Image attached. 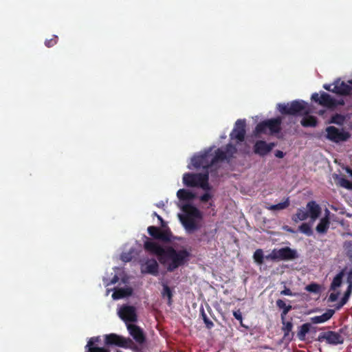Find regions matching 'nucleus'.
Masks as SVG:
<instances>
[{"label": "nucleus", "instance_id": "1", "mask_svg": "<svg viewBox=\"0 0 352 352\" xmlns=\"http://www.w3.org/2000/svg\"><path fill=\"white\" fill-rule=\"evenodd\" d=\"M145 238L144 250L151 254L156 255L162 264H166L168 261H170L166 267L168 272L175 271L188 261L190 253L187 250H176L171 246L164 248L157 242L146 236Z\"/></svg>", "mask_w": 352, "mask_h": 352}, {"label": "nucleus", "instance_id": "2", "mask_svg": "<svg viewBox=\"0 0 352 352\" xmlns=\"http://www.w3.org/2000/svg\"><path fill=\"white\" fill-rule=\"evenodd\" d=\"M212 148H210L208 151L204 153L194 155L192 157V165L195 168H203L208 171V169H211L214 164L218 162L227 161L230 162L234 157V154L237 152L236 146L232 144H228L224 150L221 148H217L215 151L214 156L210 153ZM211 175H213L212 170H210Z\"/></svg>", "mask_w": 352, "mask_h": 352}, {"label": "nucleus", "instance_id": "3", "mask_svg": "<svg viewBox=\"0 0 352 352\" xmlns=\"http://www.w3.org/2000/svg\"><path fill=\"white\" fill-rule=\"evenodd\" d=\"M184 214H179V220L188 233H192L199 228L196 219H201L202 214L200 210L191 204H185L182 206Z\"/></svg>", "mask_w": 352, "mask_h": 352}, {"label": "nucleus", "instance_id": "4", "mask_svg": "<svg viewBox=\"0 0 352 352\" xmlns=\"http://www.w3.org/2000/svg\"><path fill=\"white\" fill-rule=\"evenodd\" d=\"M183 184L187 187H199L204 190H210L209 173L206 171L204 173H186L183 175Z\"/></svg>", "mask_w": 352, "mask_h": 352}, {"label": "nucleus", "instance_id": "5", "mask_svg": "<svg viewBox=\"0 0 352 352\" xmlns=\"http://www.w3.org/2000/svg\"><path fill=\"white\" fill-rule=\"evenodd\" d=\"M278 109L283 115L305 116L309 113L307 103L304 100H293L287 104H278Z\"/></svg>", "mask_w": 352, "mask_h": 352}, {"label": "nucleus", "instance_id": "6", "mask_svg": "<svg viewBox=\"0 0 352 352\" xmlns=\"http://www.w3.org/2000/svg\"><path fill=\"white\" fill-rule=\"evenodd\" d=\"M282 119L280 117L267 119L257 124L254 131L256 136L261 134L274 135L281 131Z\"/></svg>", "mask_w": 352, "mask_h": 352}, {"label": "nucleus", "instance_id": "7", "mask_svg": "<svg viewBox=\"0 0 352 352\" xmlns=\"http://www.w3.org/2000/svg\"><path fill=\"white\" fill-rule=\"evenodd\" d=\"M325 131L327 133L326 138L335 143L345 142L351 137L349 132L345 131L344 129H339L333 126H327Z\"/></svg>", "mask_w": 352, "mask_h": 352}, {"label": "nucleus", "instance_id": "8", "mask_svg": "<svg viewBox=\"0 0 352 352\" xmlns=\"http://www.w3.org/2000/svg\"><path fill=\"white\" fill-rule=\"evenodd\" d=\"M318 341L320 342L325 341L327 344L338 345L343 344L344 338L339 332L328 331L320 333L318 337Z\"/></svg>", "mask_w": 352, "mask_h": 352}, {"label": "nucleus", "instance_id": "9", "mask_svg": "<svg viewBox=\"0 0 352 352\" xmlns=\"http://www.w3.org/2000/svg\"><path fill=\"white\" fill-rule=\"evenodd\" d=\"M311 99L322 107L329 109H335L334 98L324 91H320V94L314 93L311 95Z\"/></svg>", "mask_w": 352, "mask_h": 352}, {"label": "nucleus", "instance_id": "10", "mask_svg": "<svg viewBox=\"0 0 352 352\" xmlns=\"http://www.w3.org/2000/svg\"><path fill=\"white\" fill-rule=\"evenodd\" d=\"M147 231L149 235L155 239L161 240L165 242H169L171 241L172 232L168 228L161 230L158 227L151 226L148 227Z\"/></svg>", "mask_w": 352, "mask_h": 352}, {"label": "nucleus", "instance_id": "11", "mask_svg": "<svg viewBox=\"0 0 352 352\" xmlns=\"http://www.w3.org/2000/svg\"><path fill=\"white\" fill-rule=\"evenodd\" d=\"M131 342V340L129 338H125L116 333H110L104 336V344L108 346H117L127 348Z\"/></svg>", "mask_w": 352, "mask_h": 352}, {"label": "nucleus", "instance_id": "12", "mask_svg": "<svg viewBox=\"0 0 352 352\" xmlns=\"http://www.w3.org/2000/svg\"><path fill=\"white\" fill-rule=\"evenodd\" d=\"M245 126V120H237L233 130L230 134V139L236 140L238 142H243L246 133Z\"/></svg>", "mask_w": 352, "mask_h": 352}, {"label": "nucleus", "instance_id": "13", "mask_svg": "<svg viewBox=\"0 0 352 352\" xmlns=\"http://www.w3.org/2000/svg\"><path fill=\"white\" fill-rule=\"evenodd\" d=\"M120 318L124 322H136L137 314L135 308L133 306L123 305L118 311Z\"/></svg>", "mask_w": 352, "mask_h": 352}, {"label": "nucleus", "instance_id": "14", "mask_svg": "<svg viewBox=\"0 0 352 352\" xmlns=\"http://www.w3.org/2000/svg\"><path fill=\"white\" fill-rule=\"evenodd\" d=\"M141 273L157 276L159 273V265L154 258H148L144 263L141 264Z\"/></svg>", "mask_w": 352, "mask_h": 352}, {"label": "nucleus", "instance_id": "15", "mask_svg": "<svg viewBox=\"0 0 352 352\" xmlns=\"http://www.w3.org/2000/svg\"><path fill=\"white\" fill-rule=\"evenodd\" d=\"M332 92L340 96H352V87L338 79L333 82Z\"/></svg>", "mask_w": 352, "mask_h": 352}, {"label": "nucleus", "instance_id": "16", "mask_svg": "<svg viewBox=\"0 0 352 352\" xmlns=\"http://www.w3.org/2000/svg\"><path fill=\"white\" fill-rule=\"evenodd\" d=\"M275 146L276 144L274 142L267 143L264 140H258L254 145V152L260 156H265Z\"/></svg>", "mask_w": 352, "mask_h": 352}, {"label": "nucleus", "instance_id": "17", "mask_svg": "<svg viewBox=\"0 0 352 352\" xmlns=\"http://www.w3.org/2000/svg\"><path fill=\"white\" fill-rule=\"evenodd\" d=\"M277 261L292 260L297 257L296 251L289 247L275 249Z\"/></svg>", "mask_w": 352, "mask_h": 352}, {"label": "nucleus", "instance_id": "18", "mask_svg": "<svg viewBox=\"0 0 352 352\" xmlns=\"http://www.w3.org/2000/svg\"><path fill=\"white\" fill-rule=\"evenodd\" d=\"M330 211L326 209L324 211V216L320 219L318 224L316 227V231L320 234H324L327 232L330 224Z\"/></svg>", "mask_w": 352, "mask_h": 352}, {"label": "nucleus", "instance_id": "19", "mask_svg": "<svg viewBox=\"0 0 352 352\" xmlns=\"http://www.w3.org/2000/svg\"><path fill=\"white\" fill-rule=\"evenodd\" d=\"M127 329L130 335L138 343L143 344L145 342L146 338L142 329L140 327L136 324H128Z\"/></svg>", "mask_w": 352, "mask_h": 352}, {"label": "nucleus", "instance_id": "20", "mask_svg": "<svg viewBox=\"0 0 352 352\" xmlns=\"http://www.w3.org/2000/svg\"><path fill=\"white\" fill-rule=\"evenodd\" d=\"M306 209L309 217L314 221L321 214V208L315 201H310L306 205Z\"/></svg>", "mask_w": 352, "mask_h": 352}, {"label": "nucleus", "instance_id": "21", "mask_svg": "<svg viewBox=\"0 0 352 352\" xmlns=\"http://www.w3.org/2000/svg\"><path fill=\"white\" fill-rule=\"evenodd\" d=\"M334 314L335 311L333 309H327L326 312H324L323 314L320 316H316L311 317L310 318V320L314 324L323 323L331 319Z\"/></svg>", "mask_w": 352, "mask_h": 352}, {"label": "nucleus", "instance_id": "22", "mask_svg": "<svg viewBox=\"0 0 352 352\" xmlns=\"http://www.w3.org/2000/svg\"><path fill=\"white\" fill-rule=\"evenodd\" d=\"M281 322L283 324L281 330L284 333L283 338L285 340L291 341L293 339L294 335V333H291L293 328V324L291 321H286L285 318L284 320H281Z\"/></svg>", "mask_w": 352, "mask_h": 352}, {"label": "nucleus", "instance_id": "23", "mask_svg": "<svg viewBox=\"0 0 352 352\" xmlns=\"http://www.w3.org/2000/svg\"><path fill=\"white\" fill-rule=\"evenodd\" d=\"M133 294V289L131 287H124L116 289L112 294V298L114 300L121 299L125 297L131 296Z\"/></svg>", "mask_w": 352, "mask_h": 352}, {"label": "nucleus", "instance_id": "24", "mask_svg": "<svg viewBox=\"0 0 352 352\" xmlns=\"http://www.w3.org/2000/svg\"><path fill=\"white\" fill-rule=\"evenodd\" d=\"M177 196L180 201H191L195 198V195L186 189H179L177 192Z\"/></svg>", "mask_w": 352, "mask_h": 352}, {"label": "nucleus", "instance_id": "25", "mask_svg": "<svg viewBox=\"0 0 352 352\" xmlns=\"http://www.w3.org/2000/svg\"><path fill=\"white\" fill-rule=\"evenodd\" d=\"M276 306L280 309H282V313L280 314L281 320H284L285 318L286 315L288 314V312L292 309V305H286L284 300L282 299H278L276 302Z\"/></svg>", "mask_w": 352, "mask_h": 352}, {"label": "nucleus", "instance_id": "26", "mask_svg": "<svg viewBox=\"0 0 352 352\" xmlns=\"http://www.w3.org/2000/svg\"><path fill=\"white\" fill-rule=\"evenodd\" d=\"M309 217L307 209L304 208H298L296 211V213L293 215L292 220L295 222H298L299 221L306 220Z\"/></svg>", "mask_w": 352, "mask_h": 352}, {"label": "nucleus", "instance_id": "27", "mask_svg": "<svg viewBox=\"0 0 352 352\" xmlns=\"http://www.w3.org/2000/svg\"><path fill=\"white\" fill-rule=\"evenodd\" d=\"M303 117L300 123L305 127H314L317 124V119L314 116H307Z\"/></svg>", "mask_w": 352, "mask_h": 352}, {"label": "nucleus", "instance_id": "28", "mask_svg": "<svg viewBox=\"0 0 352 352\" xmlns=\"http://www.w3.org/2000/svg\"><path fill=\"white\" fill-rule=\"evenodd\" d=\"M311 324L310 323H305L299 327V330L297 333V336L300 340H305L306 338V335L310 331Z\"/></svg>", "mask_w": 352, "mask_h": 352}, {"label": "nucleus", "instance_id": "29", "mask_svg": "<svg viewBox=\"0 0 352 352\" xmlns=\"http://www.w3.org/2000/svg\"><path fill=\"white\" fill-rule=\"evenodd\" d=\"M289 198L287 197L284 201L278 203L277 204L270 205V206L266 207V208L272 211L280 210L289 207Z\"/></svg>", "mask_w": 352, "mask_h": 352}, {"label": "nucleus", "instance_id": "30", "mask_svg": "<svg viewBox=\"0 0 352 352\" xmlns=\"http://www.w3.org/2000/svg\"><path fill=\"white\" fill-rule=\"evenodd\" d=\"M344 275V270H342L333 278L330 287L331 290H335L341 285Z\"/></svg>", "mask_w": 352, "mask_h": 352}, {"label": "nucleus", "instance_id": "31", "mask_svg": "<svg viewBox=\"0 0 352 352\" xmlns=\"http://www.w3.org/2000/svg\"><path fill=\"white\" fill-rule=\"evenodd\" d=\"M163 289L162 291V296L163 298L167 297L168 302L167 304L170 306L173 303V292L171 289L165 283L163 285Z\"/></svg>", "mask_w": 352, "mask_h": 352}, {"label": "nucleus", "instance_id": "32", "mask_svg": "<svg viewBox=\"0 0 352 352\" xmlns=\"http://www.w3.org/2000/svg\"><path fill=\"white\" fill-rule=\"evenodd\" d=\"M345 121V116L340 114L336 113L331 116L329 123H333L338 125H342Z\"/></svg>", "mask_w": 352, "mask_h": 352}, {"label": "nucleus", "instance_id": "33", "mask_svg": "<svg viewBox=\"0 0 352 352\" xmlns=\"http://www.w3.org/2000/svg\"><path fill=\"white\" fill-rule=\"evenodd\" d=\"M298 230L308 236L313 235V230L311 228V226L307 223H302L298 227Z\"/></svg>", "mask_w": 352, "mask_h": 352}, {"label": "nucleus", "instance_id": "34", "mask_svg": "<svg viewBox=\"0 0 352 352\" xmlns=\"http://www.w3.org/2000/svg\"><path fill=\"white\" fill-rule=\"evenodd\" d=\"M253 258H254V261L256 263H258L259 265H262L264 262V261H263L264 256H263V250L261 249H257L254 253Z\"/></svg>", "mask_w": 352, "mask_h": 352}, {"label": "nucleus", "instance_id": "35", "mask_svg": "<svg viewBox=\"0 0 352 352\" xmlns=\"http://www.w3.org/2000/svg\"><path fill=\"white\" fill-rule=\"evenodd\" d=\"M343 248L347 257L352 259V241H346L343 244Z\"/></svg>", "mask_w": 352, "mask_h": 352}, {"label": "nucleus", "instance_id": "36", "mask_svg": "<svg viewBox=\"0 0 352 352\" xmlns=\"http://www.w3.org/2000/svg\"><path fill=\"white\" fill-rule=\"evenodd\" d=\"M305 289L311 293L318 294L320 292V285L313 283L307 285Z\"/></svg>", "mask_w": 352, "mask_h": 352}, {"label": "nucleus", "instance_id": "37", "mask_svg": "<svg viewBox=\"0 0 352 352\" xmlns=\"http://www.w3.org/2000/svg\"><path fill=\"white\" fill-rule=\"evenodd\" d=\"M201 316L206 324V327L208 329H211L214 327V323L208 318L204 309L201 310Z\"/></svg>", "mask_w": 352, "mask_h": 352}, {"label": "nucleus", "instance_id": "38", "mask_svg": "<svg viewBox=\"0 0 352 352\" xmlns=\"http://www.w3.org/2000/svg\"><path fill=\"white\" fill-rule=\"evenodd\" d=\"M339 184L344 188L352 190V182L344 177L340 178Z\"/></svg>", "mask_w": 352, "mask_h": 352}, {"label": "nucleus", "instance_id": "39", "mask_svg": "<svg viewBox=\"0 0 352 352\" xmlns=\"http://www.w3.org/2000/svg\"><path fill=\"white\" fill-rule=\"evenodd\" d=\"M233 316H234V317L237 320L239 321L240 324H241V327H245L246 329L248 328L247 326L244 325L243 323V316H242V314H241L240 309H238L236 311H233Z\"/></svg>", "mask_w": 352, "mask_h": 352}, {"label": "nucleus", "instance_id": "40", "mask_svg": "<svg viewBox=\"0 0 352 352\" xmlns=\"http://www.w3.org/2000/svg\"><path fill=\"white\" fill-rule=\"evenodd\" d=\"M58 42V36L56 35H53L52 38L50 39H46L45 41V45L47 47H51L55 45Z\"/></svg>", "mask_w": 352, "mask_h": 352}, {"label": "nucleus", "instance_id": "41", "mask_svg": "<svg viewBox=\"0 0 352 352\" xmlns=\"http://www.w3.org/2000/svg\"><path fill=\"white\" fill-rule=\"evenodd\" d=\"M350 294L344 292V294L343 297L341 298L340 302L338 303L337 306V309L341 308L342 306H344L349 300Z\"/></svg>", "mask_w": 352, "mask_h": 352}, {"label": "nucleus", "instance_id": "42", "mask_svg": "<svg viewBox=\"0 0 352 352\" xmlns=\"http://www.w3.org/2000/svg\"><path fill=\"white\" fill-rule=\"evenodd\" d=\"M100 341V338L99 336H97V337H93L91 338L87 342V344L86 346L87 348H90V347H94V344L95 343H98Z\"/></svg>", "mask_w": 352, "mask_h": 352}, {"label": "nucleus", "instance_id": "43", "mask_svg": "<svg viewBox=\"0 0 352 352\" xmlns=\"http://www.w3.org/2000/svg\"><path fill=\"white\" fill-rule=\"evenodd\" d=\"M88 352H109V351L104 348L97 346L88 348Z\"/></svg>", "mask_w": 352, "mask_h": 352}, {"label": "nucleus", "instance_id": "44", "mask_svg": "<svg viewBox=\"0 0 352 352\" xmlns=\"http://www.w3.org/2000/svg\"><path fill=\"white\" fill-rule=\"evenodd\" d=\"M265 258L267 260H270V261H277V258H276V252H275V249H274L270 254H269L268 255L265 256Z\"/></svg>", "mask_w": 352, "mask_h": 352}, {"label": "nucleus", "instance_id": "45", "mask_svg": "<svg viewBox=\"0 0 352 352\" xmlns=\"http://www.w3.org/2000/svg\"><path fill=\"white\" fill-rule=\"evenodd\" d=\"M212 198V195L208 193V192H206L204 193V195H202L201 197H200V201L204 202V203H206L208 202L210 199Z\"/></svg>", "mask_w": 352, "mask_h": 352}, {"label": "nucleus", "instance_id": "46", "mask_svg": "<svg viewBox=\"0 0 352 352\" xmlns=\"http://www.w3.org/2000/svg\"><path fill=\"white\" fill-rule=\"evenodd\" d=\"M131 258L132 256L129 253H123L121 255V259L124 262H129L131 261Z\"/></svg>", "mask_w": 352, "mask_h": 352}, {"label": "nucleus", "instance_id": "47", "mask_svg": "<svg viewBox=\"0 0 352 352\" xmlns=\"http://www.w3.org/2000/svg\"><path fill=\"white\" fill-rule=\"evenodd\" d=\"M339 294H340L339 292L330 294L328 300L331 302L336 301L338 298Z\"/></svg>", "mask_w": 352, "mask_h": 352}, {"label": "nucleus", "instance_id": "48", "mask_svg": "<svg viewBox=\"0 0 352 352\" xmlns=\"http://www.w3.org/2000/svg\"><path fill=\"white\" fill-rule=\"evenodd\" d=\"M280 294L283 296H293V294L290 289L287 288L286 287H285V289L280 292Z\"/></svg>", "mask_w": 352, "mask_h": 352}, {"label": "nucleus", "instance_id": "49", "mask_svg": "<svg viewBox=\"0 0 352 352\" xmlns=\"http://www.w3.org/2000/svg\"><path fill=\"white\" fill-rule=\"evenodd\" d=\"M157 218L160 221L161 227L162 228L166 229L168 228L166 221L163 219V218L161 216L157 215Z\"/></svg>", "mask_w": 352, "mask_h": 352}, {"label": "nucleus", "instance_id": "50", "mask_svg": "<svg viewBox=\"0 0 352 352\" xmlns=\"http://www.w3.org/2000/svg\"><path fill=\"white\" fill-rule=\"evenodd\" d=\"M334 103H335V108L337 107L338 106H342L344 104V100L343 99H340V100H336L334 98Z\"/></svg>", "mask_w": 352, "mask_h": 352}, {"label": "nucleus", "instance_id": "51", "mask_svg": "<svg viewBox=\"0 0 352 352\" xmlns=\"http://www.w3.org/2000/svg\"><path fill=\"white\" fill-rule=\"evenodd\" d=\"M332 86H333V84H324L323 88L329 91L332 92V89H333Z\"/></svg>", "mask_w": 352, "mask_h": 352}, {"label": "nucleus", "instance_id": "52", "mask_svg": "<svg viewBox=\"0 0 352 352\" xmlns=\"http://www.w3.org/2000/svg\"><path fill=\"white\" fill-rule=\"evenodd\" d=\"M275 156L278 158H283L285 156V153L279 150L276 151Z\"/></svg>", "mask_w": 352, "mask_h": 352}, {"label": "nucleus", "instance_id": "53", "mask_svg": "<svg viewBox=\"0 0 352 352\" xmlns=\"http://www.w3.org/2000/svg\"><path fill=\"white\" fill-rule=\"evenodd\" d=\"M345 292L350 295L352 294V283H350V284L348 285V287Z\"/></svg>", "mask_w": 352, "mask_h": 352}, {"label": "nucleus", "instance_id": "54", "mask_svg": "<svg viewBox=\"0 0 352 352\" xmlns=\"http://www.w3.org/2000/svg\"><path fill=\"white\" fill-rule=\"evenodd\" d=\"M119 278L117 275H115L111 280V284H116L118 281Z\"/></svg>", "mask_w": 352, "mask_h": 352}, {"label": "nucleus", "instance_id": "55", "mask_svg": "<svg viewBox=\"0 0 352 352\" xmlns=\"http://www.w3.org/2000/svg\"><path fill=\"white\" fill-rule=\"evenodd\" d=\"M347 283H348V284H350V283H352V271H351L348 274Z\"/></svg>", "mask_w": 352, "mask_h": 352}, {"label": "nucleus", "instance_id": "56", "mask_svg": "<svg viewBox=\"0 0 352 352\" xmlns=\"http://www.w3.org/2000/svg\"><path fill=\"white\" fill-rule=\"evenodd\" d=\"M345 170H346V173H349L350 175V176L352 177V169H351L349 167H346Z\"/></svg>", "mask_w": 352, "mask_h": 352}, {"label": "nucleus", "instance_id": "57", "mask_svg": "<svg viewBox=\"0 0 352 352\" xmlns=\"http://www.w3.org/2000/svg\"><path fill=\"white\" fill-rule=\"evenodd\" d=\"M348 82V84H349V85H352V80H348V82Z\"/></svg>", "mask_w": 352, "mask_h": 352}, {"label": "nucleus", "instance_id": "58", "mask_svg": "<svg viewBox=\"0 0 352 352\" xmlns=\"http://www.w3.org/2000/svg\"><path fill=\"white\" fill-rule=\"evenodd\" d=\"M158 215L155 212H153V216L157 217Z\"/></svg>", "mask_w": 352, "mask_h": 352}, {"label": "nucleus", "instance_id": "59", "mask_svg": "<svg viewBox=\"0 0 352 352\" xmlns=\"http://www.w3.org/2000/svg\"><path fill=\"white\" fill-rule=\"evenodd\" d=\"M287 230L289 232H293L290 228H288Z\"/></svg>", "mask_w": 352, "mask_h": 352}]
</instances>
